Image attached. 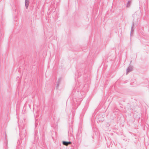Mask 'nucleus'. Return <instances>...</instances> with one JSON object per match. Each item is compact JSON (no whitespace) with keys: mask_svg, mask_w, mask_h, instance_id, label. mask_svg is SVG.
<instances>
[{"mask_svg":"<svg viewBox=\"0 0 149 149\" xmlns=\"http://www.w3.org/2000/svg\"><path fill=\"white\" fill-rule=\"evenodd\" d=\"M133 67L131 66H130L127 69V74L129 72H131L133 70Z\"/></svg>","mask_w":149,"mask_h":149,"instance_id":"obj_1","label":"nucleus"},{"mask_svg":"<svg viewBox=\"0 0 149 149\" xmlns=\"http://www.w3.org/2000/svg\"><path fill=\"white\" fill-rule=\"evenodd\" d=\"M131 4V2L130 1H129L127 2V7H130Z\"/></svg>","mask_w":149,"mask_h":149,"instance_id":"obj_4","label":"nucleus"},{"mask_svg":"<svg viewBox=\"0 0 149 149\" xmlns=\"http://www.w3.org/2000/svg\"><path fill=\"white\" fill-rule=\"evenodd\" d=\"M71 143L70 142H66L65 141H63V145L65 146H68V145L70 144Z\"/></svg>","mask_w":149,"mask_h":149,"instance_id":"obj_3","label":"nucleus"},{"mask_svg":"<svg viewBox=\"0 0 149 149\" xmlns=\"http://www.w3.org/2000/svg\"><path fill=\"white\" fill-rule=\"evenodd\" d=\"M133 31H134V30H133V27H132V29H131V35H132V33L133 32Z\"/></svg>","mask_w":149,"mask_h":149,"instance_id":"obj_5","label":"nucleus"},{"mask_svg":"<svg viewBox=\"0 0 149 149\" xmlns=\"http://www.w3.org/2000/svg\"><path fill=\"white\" fill-rule=\"evenodd\" d=\"M29 3V2L28 0H25V5L26 9L28 8Z\"/></svg>","mask_w":149,"mask_h":149,"instance_id":"obj_2","label":"nucleus"},{"mask_svg":"<svg viewBox=\"0 0 149 149\" xmlns=\"http://www.w3.org/2000/svg\"><path fill=\"white\" fill-rule=\"evenodd\" d=\"M58 86H59V84H57L56 85V88H57L58 87Z\"/></svg>","mask_w":149,"mask_h":149,"instance_id":"obj_6","label":"nucleus"}]
</instances>
